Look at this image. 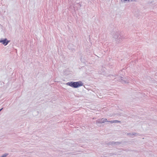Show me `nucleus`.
<instances>
[{"label":"nucleus","mask_w":157,"mask_h":157,"mask_svg":"<svg viewBox=\"0 0 157 157\" xmlns=\"http://www.w3.org/2000/svg\"><path fill=\"white\" fill-rule=\"evenodd\" d=\"M113 38V41L115 42L116 43L118 44L122 41L124 37L120 32H116L114 33Z\"/></svg>","instance_id":"nucleus-1"},{"label":"nucleus","mask_w":157,"mask_h":157,"mask_svg":"<svg viewBox=\"0 0 157 157\" xmlns=\"http://www.w3.org/2000/svg\"><path fill=\"white\" fill-rule=\"evenodd\" d=\"M83 83L81 81H78L77 82H69L66 84L74 88H77L78 87L82 86L83 85Z\"/></svg>","instance_id":"nucleus-2"},{"label":"nucleus","mask_w":157,"mask_h":157,"mask_svg":"<svg viewBox=\"0 0 157 157\" xmlns=\"http://www.w3.org/2000/svg\"><path fill=\"white\" fill-rule=\"evenodd\" d=\"M117 79L119 81L121 82L122 84L128 83L129 80L126 78H123L122 77L119 76L117 78Z\"/></svg>","instance_id":"nucleus-3"},{"label":"nucleus","mask_w":157,"mask_h":157,"mask_svg":"<svg viewBox=\"0 0 157 157\" xmlns=\"http://www.w3.org/2000/svg\"><path fill=\"white\" fill-rule=\"evenodd\" d=\"M107 121V120L106 118H103L101 119H99L96 121V123H104L105 122H109Z\"/></svg>","instance_id":"nucleus-4"},{"label":"nucleus","mask_w":157,"mask_h":157,"mask_svg":"<svg viewBox=\"0 0 157 157\" xmlns=\"http://www.w3.org/2000/svg\"><path fill=\"white\" fill-rule=\"evenodd\" d=\"M121 144V142L111 141L109 143L110 145H118Z\"/></svg>","instance_id":"nucleus-5"},{"label":"nucleus","mask_w":157,"mask_h":157,"mask_svg":"<svg viewBox=\"0 0 157 157\" xmlns=\"http://www.w3.org/2000/svg\"><path fill=\"white\" fill-rule=\"evenodd\" d=\"M9 42V41H8L6 39H5L3 40H0V43H2V44L5 46L7 45Z\"/></svg>","instance_id":"nucleus-6"},{"label":"nucleus","mask_w":157,"mask_h":157,"mask_svg":"<svg viewBox=\"0 0 157 157\" xmlns=\"http://www.w3.org/2000/svg\"><path fill=\"white\" fill-rule=\"evenodd\" d=\"M127 135L131 138H133L134 136H136L138 135V134L137 133H128Z\"/></svg>","instance_id":"nucleus-7"},{"label":"nucleus","mask_w":157,"mask_h":157,"mask_svg":"<svg viewBox=\"0 0 157 157\" xmlns=\"http://www.w3.org/2000/svg\"><path fill=\"white\" fill-rule=\"evenodd\" d=\"M109 122H111V123H120L121 121H118V120H114L113 121H109Z\"/></svg>","instance_id":"nucleus-8"},{"label":"nucleus","mask_w":157,"mask_h":157,"mask_svg":"<svg viewBox=\"0 0 157 157\" xmlns=\"http://www.w3.org/2000/svg\"><path fill=\"white\" fill-rule=\"evenodd\" d=\"M128 1V0H121V1L122 2H126Z\"/></svg>","instance_id":"nucleus-9"},{"label":"nucleus","mask_w":157,"mask_h":157,"mask_svg":"<svg viewBox=\"0 0 157 157\" xmlns=\"http://www.w3.org/2000/svg\"><path fill=\"white\" fill-rule=\"evenodd\" d=\"M133 0H128V2H129V1H132Z\"/></svg>","instance_id":"nucleus-10"},{"label":"nucleus","mask_w":157,"mask_h":157,"mask_svg":"<svg viewBox=\"0 0 157 157\" xmlns=\"http://www.w3.org/2000/svg\"><path fill=\"white\" fill-rule=\"evenodd\" d=\"M3 109V108L1 109H0V112L2 110V109Z\"/></svg>","instance_id":"nucleus-11"},{"label":"nucleus","mask_w":157,"mask_h":157,"mask_svg":"<svg viewBox=\"0 0 157 157\" xmlns=\"http://www.w3.org/2000/svg\"><path fill=\"white\" fill-rule=\"evenodd\" d=\"M78 5L80 6V7L81 6V5H80V4H79Z\"/></svg>","instance_id":"nucleus-12"}]
</instances>
